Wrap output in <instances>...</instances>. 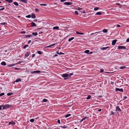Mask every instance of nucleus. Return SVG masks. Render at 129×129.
<instances>
[{"label":"nucleus","mask_w":129,"mask_h":129,"mask_svg":"<svg viewBox=\"0 0 129 129\" xmlns=\"http://www.w3.org/2000/svg\"><path fill=\"white\" fill-rule=\"evenodd\" d=\"M15 122L13 121L10 122L9 123V124H12L13 125H14L15 124Z\"/></svg>","instance_id":"11"},{"label":"nucleus","mask_w":129,"mask_h":129,"mask_svg":"<svg viewBox=\"0 0 129 129\" xmlns=\"http://www.w3.org/2000/svg\"><path fill=\"white\" fill-rule=\"evenodd\" d=\"M30 121L31 122H34V119H31L30 120Z\"/></svg>","instance_id":"35"},{"label":"nucleus","mask_w":129,"mask_h":129,"mask_svg":"<svg viewBox=\"0 0 129 129\" xmlns=\"http://www.w3.org/2000/svg\"><path fill=\"white\" fill-rule=\"evenodd\" d=\"M70 115H71V114H67L65 116V117L66 118H67V117L70 116Z\"/></svg>","instance_id":"29"},{"label":"nucleus","mask_w":129,"mask_h":129,"mask_svg":"<svg viewBox=\"0 0 129 129\" xmlns=\"http://www.w3.org/2000/svg\"><path fill=\"white\" fill-rule=\"evenodd\" d=\"M1 64L2 65H3V66H5L6 65V63L5 62H4V61L2 62L1 63Z\"/></svg>","instance_id":"22"},{"label":"nucleus","mask_w":129,"mask_h":129,"mask_svg":"<svg viewBox=\"0 0 129 129\" xmlns=\"http://www.w3.org/2000/svg\"><path fill=\"white\" fill-rule=\"evenodd\" d=\"M37 21V19H35L34 20V22H36Z\"/></svg>","instance_id":"61"},{"label":"nucleus","mask_w":129,"mask_h":129,"mask_svg":"<svg viewBox=\"0 0 129 129\" xmlns=\"http://www.w3.org/2000/svg\"><path fill=\"white\" fill-rule=\"evenodd\" d=\"M21 34H25V32L24 31H22L21 32Z\"/></svg>","instance_id":"57"},{"label":"nucleus","mask_w":129,"mask_h":129,"mask_svg":"<svg viewBox=\"0 0 129 129\" xmlns=\"http://www.w3.org/2000/svg\"><path fill=\"white\" fill-rule=\"evenodd\" d=\"M55 45V44H52L51 45H50L49 46H47L46 47H45H45H47V48L51 47L52 46L54 45Z\"/></svg>","instance_id":"12"},{"label":"nucleus","mask_w":129,"mask_h":129,"mask_svg":"<svg viewBox=\"0 0 129 129\" xmlns=\"http://www.w3.org/2000/svg\"><path fill=\"white\" fill-rule=\"evenodd\" d=\"M117 48H126L124 46H118Z\"/></svg>","instance_id":"13"},{"label":"nucleus","mask_w":129,"mask_h":129,"mask_svg":"<svg viewBox=\"0 0 129 129\" xmlns=\"http://www.w3.org/2000/svg\"><path fill=\"white\" fill-rule=\"evenodd\" d=\"M60 127H61L62 128H66L67 127V126H59Z\"/></svg>","instance_id":"33"},{"label":"nucleus","mask_w":129,"mask_h":129,"mask_svg":"<svg viewBox=\"0 0 129 129\" xmlns=\"http://www.w3.org/2000/svg\"><path fill=\"white\" fill-rule=\"evenodd\" d=\"M126 42H129V38H127L126 40Z\"/></svg>","instance_id":"52"},{"label":"nucleus","mask_w":129,"mask_h":129,"mask_svg":"<svg viewBox=\"0 0 129 129\" xmlns=\"http://www.w3.org/2000/svg\"><path fill=\"white\" fill-rule=\"evenodd\" d=\"M66 1V0H61L60 1L62 2H63Z\"/></svg>","instance_id":"53"},{"label":"nucleus","mask_w":129,"mask_h":129,"mask_svg":"<svg viewBox=\"0 0 129 129\" xmlns=\"http://www.w3.org/2000/svg\"><path fill=\"white\" fill-rule=\"evenodd\" d=\"M35 11H36V12H38L39 11V10L38 9H35Z\"/></svg>","instance_id":"49"},{"label":"nucleus","mask_w":129,"mask_h":129,"mask_svg":"<svg viewBox=\"0 0 129 129\" xmlns=\"http://www.w3.org/2000/svg\"><path fill=\"white\" fill-rule=\"evenodd\" d=\"M15 69L16 70H19V68H15Z\"/></svg>","instance_id":"63"},{"label":"nucleus","mask_w":129,"mask_h":129,"mask_svg":"<svg viewBox=\"0 0 129 129\" xmlns=\"http://www.w3.org/2000/svg\"><path fill=\"white\" fill-rule=\"evenodd\" d=\"M19 1L25 3H27V0H19Z\"/></svg>","instance_id":"23"},{"label":"nucleus","mask_w":129,"mask_h":129,"mask_svg":"<svg viewBox=\"0 0 129 129\" xmlns=\"http://www.w3.org/2000/svg\"><path fill=\"white\" fill-rule=\"evenodd\" d=\"M126 67H125V66H122V67H120V68L121 69H123L125 68H126Z\"/></svg>","instance_id":"30"},{"label":"nucleus","mask_w":129,"mask_h":129,"mask_svg":"<svg viewBox=\"0 0 129 129\" xmlns=\"http://www.w3.org/2000/svg\"><path fill=\"white\" fill-rule=\"evenodd\" d=\"M109 48V47H103L101 48H103V49H104V48Z\"/></svg>","instance_id":"48"},{"label":"nucleus","mask_w":129,"mask_h":129,"mask_svg":"<svg viewBox=\"0 0 129 129\" xmlns=\"http://www.w3.org/2000/svg\"><path fill=\"white\" fill-rule=\"evenodd\" d=\"M31 17L32 18H35L36 17V16L35 14L34 13H33L31 15Z\"/></svg>","instance_id":"9"},{"label":"nucleus","mask_w":129,"mask_h":129,"mask_svg":"<svg viewBox=\"0 0 129 129\" xmlns=\"http://www.w3.org/2000/svg\"><path fill=\"white\" fill-rule=\"evenodd\" d=\"M5 1L8 2V3H11L13 2V0H5Z\"/></svg>","instance_id":"15"},{"label":"nucleus","mask_w":129,"mask_h":129,"mask_svg":"<svg viewBox=\"0 0 129 129\" xmlns=\"http://www.w3.org/2000/svg\"><path fill=\"white\" fill-rule=\"evenodd\" d=\"M111 115H114V113H113L112 111H111Z\"/></svg>","instance_id":"50"},{"label":"nucleus","mask_w":129,"mask_h":129,"mask_svg":"<svg viewBox=\"0 0 129 129\" xmlns=\"http://www.w3.org/2000/svg\"><path fill=\"white\" fill-rule=\"evenodd\" d=\"M103 71H104V70H103V69H101L100 70V72H101V73H102L103 72Z\"/></svg>","instance_id":"46"},{"label":"nucleus","mask_w":129,"mask_h":129,"mask_svg":"<svg viewBox=\"0 0 129 129\" xmlns=\"http://www.w3.org/2000/svg\"><path fill=\"white\" fill-rule=\"evenodd\" d=\"M31 17V16L30 15H29L26 16V17L27 18H30Z\"/></svg>","instance_id":"36"},{"label":"nucleus","mask_w":129,"mask_h":129,"mask_svg":"<svg viewBox=\"0 0 129 129\" xmlns=\"http://www.w3.org/2000/svg\"><path fill=\"white\" fill-rule=\"evenodd\" d=\"M32 34L33 35L36 36L38 35V33L37 32H33L32 33Z\"/></svg>","instance_id":"17"},{"label":"nucleus","mask_w":129,"mask_h":129,"mask_svg":"<svg viewBox=\"0 0 129 129\" xmlns=\"http://www.w3.org/2000/svg\"><path fill=\"white\" fill-rule=\"evenodd\" d=\"M115 91H119L121 92L123 91V89L122 88L119 89V88H116L115 89Z\"/></svg>","instance_id":"3"},{"label":"nucleus","mask_w":129,"mask_h":129,"mask_svg":"<svg viewBox=\"0 0 129 129\" xmlns=\"http://www.w3.org/2000/svg\"><path fill=\"white\" fill-rule=\"evenodd\" d=\"M116 111L118 113L119 112L121 111V110L118 106L116 107Z\"/></svg>","instance_id":"1"},{"label":"nucleus","mask_w":129,"mask_h":129,"mask_svg":"<svg viewBox=\"0 0 129 129\" xmlns=\"http://www.w3.org/2000/svg\"><path fill=\"white\" fill-rule=\"evenodd\" d=\"M5 94L4 93H2L0 94V96H1Z\"/></svg>","instance_id":"42"},{"label":"nucleus","mask_w":129,"mask_h":129,"mask_svg":"<svg viewBox=\"0 0 129 129\" xmlns=\"http://www.w3.org/2000/svg\"><path fill=\"white\" fill-rule=\"evenodd\" d=\"M13 4L16 6H18L19 5V4L18 3L16 2H14Z\"/></svg>","instance_id":"19"},{"label":"nucleus","mask_w":129,"mask_h":129,"mask_svg":"<svg viewBox=\"0 0 129 129\" xmlns=\"http://www.w3.org/2000/svg\"><path fill=\"white\" fill-rule=\"evenodd\" d=\"M120 27V25H118V24H117V27Z\"/></svg>","instance_id":"59"},{"label":"nucleus","mask_w":129,"mask_h":129,"mask_svg":"<svg viewBox=\"0 0 129 129\" xmlns=\"http://www.w3.org/2000/svg\"><path fill=\"white\" fill-rule=\"evenodd\" d=\"M69 76V74H64L61 75V76L64 78L68 77Z\"/></svg>","instance_id":"2"},{"label":"nucleus","mask_w":129,"mask_h":129,"mask_svg":"<svg viewBox=\"0 0 129 129\" xmlns=\"http://www.w3.org/2000/svg\"><path fill=\"white\" fill-rule=\"evenodd\" d=\"M117 41L116 40H114L112 41V45H114L116 43Z\"/></svg>","instance_id":"5"},{"label":"nucleus","mask_w":129,"mask_h":129,"mask_svg":"<svg viewBox=\"0 0 129 129\" xmlns=\"http://www.w3.org/2000/svg\"><path fill=\"white\" fill-rule=\"evenodd\" d=\"M57 56H58L56 54H55L54 55V56H53V57H55Z\"/></svg>","instance_id":"54"},{"label":"nucleus","mask_w":129,"mask_h":129,"mask_svg":"<svg viewBox=\"0 0 129 129\" xmlns=\"http://www.w3.org/2000/svg\"><path fill=\"white\" fill-rule=\"evenodd\" d=\"M23 62H24V61H19L18 63H15V64H19Z\"/></svg>","instance_id":"32"},{"label":"nucleus","mask_w":129,"mask_h":129,"mask_svg":"<svg viewBox=\"0 0 129 129\" xmlns=\"http://www.w3.org/2000/svg\"><path fill=\"white\" fill-rule=\"evenodd\" d=\"M7 24V23H6V22H4V23H0V24L1 25H5V24Z\"/></svg>","instance_id":"41"},{"label":"nucleus","mask_w":129,"mask_h":129,"mask_svg":"<svg viewBox=\"0 0 129 129\" xmlns=\"http://www.w3.org/2000/svg\"><path fill=\"white\" fill-rule=\"evenodd\" d=\"M82 9L81 8H79L78 9V10H82Z\"/></svg>","instance_id":"62"},{"label":"nucleus","mask_w":129,"mask_h":129,"mask_svg":"<svg viewBox=\"0 0 129 129\" xmlns=\"http://www.w3.org/2000/svg\"><path fill=\"white\" fill-rule=\"evenodd\" d=\"M26 53V54L25 55V56L26 57H27L30 54V52H27Z\"/></svg>","instance_id":"10"},{"label":"nucleus","mask_w":129,"mask_h":129,"mask_svg":"<svg viewBox=\"0 0 129 129\" xmlns=\"http://www.w3.org/2000/svg\"><path fill=\"white\" fill-rule=\"evenodd\" d=\"M37 52L39 54L41 55L42 54V52L40 51H38Z\"/></svg>","instance_id":"40"},{"label":"nucleus","mask_w":129,"mask_h":129,"mask_svg":"<svg viewBox=\"0 0 129 129\" xmlns=\"http://www.w3.org/2000/svg\"><path fill=\"white\" fill-rule=\"evenodd\" d=\"M102 14V13L101 12H97L96 14H95V15H101Z\"/></svg>","instance_id":"21"},{"label":"nucleus","mask_w":129,"mask_h":129,"mask_svg":"<svg viewBox=\"0 0 129 129\" xmlns=\"http://www.w3.org/2000/svg\"><path fill=\"white\" fill-rule=\"evenodd\" d=\"M57 122L58 123H60V120L59 119H58L57 120Z\"/></svg>","instance_id":"55"},{"label":"nucleus","mask_w":129,"mask_h":129,"mask_svg":"<svg viewBox=\"0 0 129 129\" xmlns=\"http://www.w3.org/2000/svg\"><path fill=\"white\" fill-rule=\"evenodd\" d=\"M103 31L104 33H106L107 32V30L106 29H104L103 30Z\"/></svg>","instance_id":"26"},{"label":"nucleus","mask_w":129,"mask_h":129,"mask_svg":"<svg viewBox=\"0 0 129 129\" xmlns=\"http://www.w3.org/2000/svg\"><path fill=\"white\" fill-rule=\"evenodd\" d=\"M69 75V76H68V77L69 78H70V77H71V76L73 75V73H70V74H68Z\"/></svg>","instance_id":"28"},{"label":"nucleus","mask_w":129,"mask_h":129,"mask_svg":"<svg viewBox=\"0 0 129 129\" xmlns=\"http://www.w3.org/2000/svg\"><path fill=\"white\" fill-rule=\"evenodd\" d=\"M4 9H5V8H2L0 9L1 10H4Z\"/></svg>","instance_id":"58"},{"label":"nucleus","mask_w":129,"mask_h":129,"mask_svg":"<svg viewBox=\"0 0 129 129\" xmlns=\"http://www.w3.org/2000/svg\"><path fill=\"white\" fill-rule=\"evenodd\" d=\"M5 109L9 108L10 106V105H8V104H7L5 105Z\"/></svg>","instance_id":"20"},{"label":"nucleus","mask_w":129,"mask_h":129,"mask_svg":"<svg viewBox=\"0 0 129 129\" xmlns=\"http://www.w3.org/2000/svg\"><path fill=\"white\" fill-rule=\"evenodd\" d=\"M59 27L58 26H55L53 27V29H59Z\"/></svg>","instance_id":"27"},{"label":"nucleus","mask_w":129,"mask_h":129,"mask_svg":"<svg viewBox=\"0 0 129 129\" xmlns=\"http://www.w3.org/2000/svg\"><path fill=\"white\" fill-rule=\"evenodd\" d=\"M35 56V54H32V57H34Z\"/></svg>","instance_id":"60"},{"label":"nucleus","mask_w":129,"mask_h":129,"mask_svg":"<svg viewBox=\"0 0 129 129\" xmlns=\"http://www.w3.org/2000/svg\"><path fill=\"white\" fill-rule=\"evenodd\" d=\"M56 53L57 54H59V55L64 54V53H63L61 52H60L59 53V52L58 51H56Z\"/></svg>","instance_id":"16"},{"label":"nucleus","mask_w":129,"mask_h":129,"mask_svg":"<svg viewBox=\"0 0 129 129\" xmlns=\"http://www.w3.org/2000/svg\"><path fill=\"white\" fill-rule=\"evenodd\" d=\"M27 46H28V45H25L24 47H23V48H26Z\"/></svg>","instance_id":"45"},{"label":"nucleus","mask_w":129,"mask_h":129,"mask_svg":"<svg viewBox=\"0 0 129 129\" xmlns=\"http://www.w3.org/2000/svg\"><path fill=\"white\" fill-rule=\"evenodd\" d=\"M76 33L77 34H80V35H83V34H84V33H80L79 32L77 31L76 32Z\"/></svg>","instance_id":"25"},{"label":"nucleus","mask_w":129,"mask_h":129,"mask_svg":"<svg viewBox=\"0 0 129 129\" xmlns=\"http://www.w3.org/2000/svg\"><path fill=\"white\" fill-rule=\"evenodd\" d=\"M21 81V79H18L16 80L14 82H19Z\"/></svg>","instance_id":"18"},{"label":"nucleus","mask_w":129,"mask_h":129,"mask_svg":"<svg viewBox=\"0 0 129 129\" xmlns=\"http://www.w3.org/2000/svg\"><path fill=\"white\" fill-rule=\"evenodd\" d=\"M47 100L46 99H44L43 100V102H47Z\"/></svg>","instance_id":"39"},{"label":"nucleus","mask_w":129,"mask_h":129,"mask_svg":"<svg viewBox=\"0 0 129 129\" xmlns=\"http://www.w3.org/2000/svg\"><path fill=\"white\" fill-rule=\"evenodd\" d=\"M31 42V40H29V41H28V44H29V43H30Z\"/></svg>","instance_id":"64"},{"label":"nucleus","mask_w":129,"mask_h":129,"mask_svg":"<svg viewBox=\"0 0 129 129\" xmlns=\"http://www.w3.org/2000/svg\"><path fill=\"white\" fill-rule=\"evenodd\" d=\"M12 94H13V93H8L7 94V95L8 96H9V95H10Z\"/></svg>","instance_id":"43"},{"label":"nucleus","mask_w":129,"mask_h":129,"mask_svg":"<svg viewBox=\"0 0 129 129\" xmlns=\"http://www.w3.org/2000/svg\"><path fill=\"white\" fill-rule=\"evenodd\" d=\"M72 4V3L70 2H66L64 3V4L66 5H71Z\"/></svg>","instance_id":"6"},{"label":"nucleus","mask_w":129,"mask_h":129,"mask_svg":"<svg viewBox=\"0 0 129 129\" xmlns=\"http://www.w3.org/2000/svg\"><path fill=\"white\" fill-rule=\"evenodd\" d=\"M31 26L32 27H35L37 25L33 22H31Z\"/></svg>","instance_id":"7"},{"label":"nucleus","mask_w":129,"mask_h":129,"mask_svg":"<svg viewBox=\"0 0 129 129\" xmlns=\"http://www.w3.org/2000/svg\"><path fill=\"white\" fill-rule=\"evenodd\" d=\"M40 72V71L38 70V71H33L31 72V73H39Z\"/></svg>","instance_id":"14"},{"label":"nucleus","mask_w":129,"mask_h":129,"mask_svg":"<svg viewBox=\"0 0 129 129\" xmlns=\"http://www.w3.org/2000/svg\"><path fill=\"white\" fill-rule=\"evenodd\" d=\"M127 98V97L126 96H125L123 97V99L124 100L126 99Z\"/></svg>","instance_id":"51"},{"label":"nucleus","mask_w":129,"mask_h":129,"mask_svg":"<svg viewBox=\"0 0 129 129\" xmlns=\"http://www.w3.org/2000/svg\"><path fill=\"white\" fill-rule=\"evenodd\" d=\"M88 118V117H85L83 118H82V119L80 120L79 121L80 122H82V121H83L85 119H87Z\"/></svg>","instance_id":"8"},{"label":"nucleus","mask_w":129,"mask_h":129,"mask_svg":"<svg viewBox=\"0 0 129 129\" xmlns=\"http://www.w3.org/2000/svg\"><path fill=\"white\" fill-rule=\"evenodd\" d=\"M29 37V35H27L26 36V38H28Z\"/></svg>","instance_id":"56"},{"label":"nucleus","mask_w":129,"mask_h":129,"mask_svg":"<svg viewBox=\"0 0 129 129\" xmlns=\"http://www.w3.org/2000/svg\"><path fill=\"white\" fill-rule=\"evenodd\" d=\"M99 9V8L97 7H96V8H94V10L95 11H96V10H98V9Z\"/></svg>","instance_id":"34"},{"label":"nucleus","mask_w":129,"mask_h":129,"mask_svg":"<svg viewBox=\"0 0 129 129\" xmlns=\"http://www.w3.org/2000/svg\"><path fill=\"white\" fill-rule=\"evenodd\" d=\"M1 107L3 108V109H5V105H1Z\"/></svg>","instance_id":"47"},{"label":"nucleus","mask_w":129,"mask_h":129,"mask_svg":"<svg viewBox=\"0 0 129 129\" xmlns=\"http://www.w3.org/2000/svg\"><path fill=\"white\" fill-rule=\"evenodd\" d=\"M74 39V37H72L69 39L68 41H69L70 42L71 41L73 40Z\"/></svg>","instance_id":"24"},{"label":"nucleus","mask_w":129,"mask_h":129,"mask_svg":"<svg viewBox=\"0 0 129 129\" xmlns=\"http://www.w3.org/2000/svg\"><path fill=\"white\" fill-rule=\"evenodd\" d=\"M15 64H11L9 65H8V66L9 67H12V66H14L15 65Z\"/></svg>","instance_id":"38"},{"label":"nucleus","mask_w":129,"mask_h":129,"mask_svg":"<svg viewBox=\"0 0 129 129\" xmlns=\"http://www.w3.org/2000/svg\"><path fill=\"white\" fill-rule=\"evenodd\" d=\"M40 5L41 6H47V4H40Z\"/></svg>","instance_id":"37"},{"label":"nucleus","mask_w":129,"mask_h":129,"mask_svg":"<svg viewBox=\"0 0 129 129\" xmlns=\"http://www.w3.org/2000/svg\"><path fill=\"white\" fill-rule=\"evenodd\" d=\"M90 98H91V96L90 95H89L87 97L86 99L87 100L89 99Z\"/></svg>","instance_id":"31"},{"label":"nucleus","mask_w":129,"mask_h":129,"mask_svg":"<svg viewBox=\"0 0 129 129\" xmlns=\"http://www.w3.org/2000/svg\"><path fill=\"white\" fill-rule=\"evenodd\" d=\"M89 50H87L85 51L84 52L87 54H92V52H90L89 53Z\"/></svg>","instance_id":"4"},{"label":"nucleus","mask_w":129,"mask_h":129,"mask_svg":"<svg viewBox=\"0 0 129 129\" xmlns=\"http://www.w3.org/2000/svg\"><path fill=\"white\" fill-rule=\"evenodd\" d=\"M75 13L76 15H78V13L77 11H75Z\"/></svg>","instance_id":"44"}]
</instances>
